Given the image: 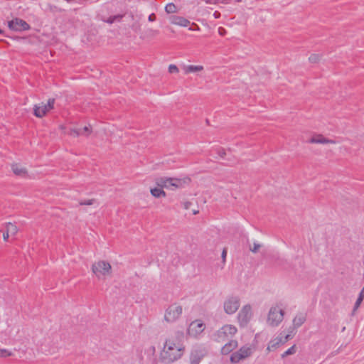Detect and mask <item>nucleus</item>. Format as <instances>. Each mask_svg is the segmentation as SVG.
<instances>
[{
  "mask_svg": "<svg viewBox=\"0 0 364 364\" xmlns=\"http://www.w3.org/2000/svg\"><path fill=\"white\" fill-rule=\"evenodd\" d=\"M67 134L68 135H70V136H74V137H76V136H78L80 135H82L83 134V133L81 132L80 130L77 129H70Z\"/></svg>",
  "mask_w": 364,
  "mask_h": 364,
  "instance_id": "cd10ccee",
  "label": "nucleus"
},
{
  "mask_svg": "<svg viewBox=\"0 0 364 364\" xmlns=\"http://www.w3.org/2000/svg\"><path fill=\"white\" fill-rule=\"evenodd\" d=\"M9 28L16 31H27L30 28V26L23 19L14 18L9 22Z\"/></svg>",
  "mask_w": 364,
  "mask_h": 364,
  "instance_id": "f8f14e48",
  "label": "nucleus"
},
{
  "mask_svg": "<svg viewBox=\"0 0 364 364\" xmlns=\"http://www.w3.org/2000/svg\"><path fill=\"white\" fill-rule=\"evenodd\" d=\"M60 129L64 131L65 129V127L64 125H60Z\"/></svg>",
  "mask_w": 364,
  "mask_h": 364,
  "instance_id": "4c0bfd02",
  "label": "nucleus"
},
{
  "mask_svg": "<svg viewBox=\"0 0 364 364\" xmlns=\"http://www.w3.org/2000/svg\"><path fill=\"white\" fill-rule=\"evenodd\" d=\"M253 316L252 308L250 304H246L240 310L237 320L240 327L243 328L248 325Z\"/></svg>",
  "mask_w": 364,
  "mask_h": 364,
  "instance_id": "0eeeda50",
  "label": "nucleus"
},
{
  "mask_svg": "<svg viewBox=\"0 0 364 364\" xmlns=\"http://www.w3.org/2000/svg\"><path fill=\"white\" fill-rule=\"evenodd\" d=\"M220 15V13L218 11H215L214 13V14H213L214 17L216 18H219Z\"/></svg>",
  "mask_w": 364,
  "mask_h": 364,
  "instance_id": "e433bc0d",
  "label": "nucleus"
},
{
  "mask_svg": "<svg viewBox=\"0 0 364 364\" xmlns=\"http://www.w3.org/2000/svg\"><path fill=\"white\" fill-rule=\"evenodd\" d=\"M155 19H156V16L154 14H151V15H149V21H155Z\"/></svg>",
  "mask_w": 364,
  "mask_h": 364,
  "instance_id": "72a5a7b5",
  "label": "nucleus"
},
{
  "mask_svg": "<svg viewBox=\"0 0 364 364\" xmlns=\"http://www.w3.org/2000/svg\"><path fill=\"white\" fill-rule=\"evenodd\" d=\"M321 57L318 54H311L309 58V60L311 63H316L319 61Z\"/></svg>",
  "mask_w": 364,
  "mask_h": 364,
  "instance_id": "c756f323",
  "label": "nucleus"
},
{
  "mask_svg": "<svg viewBox=\"0 0 364 364\" xmlns=\"http://www.w3.org/2000/svg\"><path fill=\"white\" fill-rule=\"evenodd\" d=\"M290 338H291V335L287 334L285 336L284 339L282 338V343H284L285 342H287Z\"/></svg>",
  "mask_w": 364,
  "mask_h": 364,
  "instance_id": "f704fd0d",
  "label": "nucleus"
},
{
  "mask_svg": "<svg viewBox=\"0 0 364 364\" xmlns=\"http://www.w3.org/2000/svg\"><path fill=\"white\" fill-rule=\"evenodd\" d=\"M81 132L83 133V134H86L87 135H89L91 133V130L88 127H85L82 130H80Z\"/></svg>",
  "mask_w": 364,
  "mask_h": 364,
  "instance_id": "473e14b6",
  "label": "nucleus"
},
{
  "mask_svg": "<svg viewBox=\"0 0 364 364\" xmlns=\"http://www.w3.org/2000/svg\"><path fill=\"white\" fill-rule=\"evenodd\" d=\"M95 203L94 199H88L85 200H82L80 202V205H91Z\"/></svg>",
  "mask_w": 364,
  "mask_h": 364,
  "instance_id": "2f4dec72",
  "label": "nucleus"
},
{
  "mask_svg": "<svg viewBox=\"0 0 364 364\" xmlns=\"http://www.w3.org/2000/svg\"><path fill=\"white\" fill-rule=\"evenodd\" d=\"M170 21L172 24L183 27H186L190 24V21L188 19L179 16H171Z\"/></svg>",
  "mask_w": 364,
  "mask_h": 364,
  "instance_id": "dca6fc26",
  "label": "nucleus"
},
{
  "mask_svg": "<svg viewBox=\"0 0 364 364\" xmlns=\"http://www.w3.org/2000/svg\"><path fill=\"white\" fill-rule=\"evenodd\" d=\"M183 338V333L178 332L175 336L166 341L160 353V358L163 362L170 363L181 358L185 351Z\"/></svg>",
  "mask_w": 364,
  "mask_h": 364,
  "instance_id": "f257e3e1",
  "label": "nucleus"
},
{
  "mask_svg": "<svg viewBox=\"0 0 364 364\" xmlns=\"http://www.w3.org/2000/svg\"><path fill=\"white\" fill-rule=\"evenodd\" d=\"M306 320V316L304 313L297 314L293 318V327L294 329L301 326Z\"/></svg>",
  "mask_w": 364,
  "mask_h": 364,
  "instance_id": "f3484780",
  "label": "nucleus"
},
{
  "mask_svg": "<svg viewBox=\"0 0 364 364\" xmlns=\"http://www.w3.org/2000/svg\"><path fill=\"white\" fill-rule=\"evenodd\" d=\"M204 354L200 350H193L191 353L190 360L191 364H198Z\"/></svg>",
  "mask_w": 364,
  "mask_h": 364,
  "instance_id": "6ab92c4d",
  "label": "nucleus"
},
{
  "mask_svg": "<svg viewBox=\"0 0 364 364\" xmlns=\"http://www.w3.org/2000/svg\"><path fill=\"white\" fill-rule=\"evenodd\" d=\"M205 325L200 319L193 321L188 326L186 333L192 338H198L205 330Z\"/></svg>",
  "mask_w": 364,
  "mask_h": 364,
  "instance_id": "9d476101",
  "label": "nucleus"
},
{
  "mask_svg": "<svg viewBox=\"0 0 364 364\" xmlns=\"http://www.w3.org/2000/svg\"><path fill=\"white\" fill-rule=\"evenodd\" d=\"M282 343V338H280V337L276 338L275 339L271 341L269 343L267 350L268 351L274 350Z\"/></svg>",
  "mask_w": 364,
  "mask_h": 364,
  "instance_id": "4be33fe9",
  "label": "nucleus"
},
{
  "mask_svg": "<svg viewBox=\"0 0 364 364\" xmlns=\"http://www.w3.org/2000/svg\"><path fill=\"white\" fill-rule=\"evenodd\" d=\"M240 306V299L237 296H228L223 303V309L226 314H233L239 309Z\"/></svg>",
  "mask_w": 364,
  "mask_h": 364,
  "instance_id": "1a4fd4ad",
  "label": "nucleus"
},
{
  "mask_svg": "<svg viewBox=\"0 0 364 364\" xmlns=\"http://www.w3.org/2000/svg\"><path fill=\"white\" fill-rule=\"evenodd\" d=\"M183 72L186 75L189 73H196L203 71L204 67L200 65H184L183 68Z\"/></svg>",
  "mask_w": 364,
  "mask_h": 364,
  "instance_id": "a211bd4d",
  "label": "nucleus"
},
{
  "mask_svg": "<svg viewBox=\"0 0 364 364\" xmlns=\"http://www.w3.org/2000/svg\"><path fill=\"white\" fill-rule=\"evenodd\" d=\"M196 27H197V28H195V30H197V31L200 30V28H199V26H197V25H196Z\"/></svg>",
  "mask_w": 364,
  "mask_h": 364,
  "instance_id": "58836bf2",
  "label": "nucleus"
},
{
  "mask_svg": "<svg viewBox=\"0 0 364 364\" xmlns=\"http://www.w3.org/2000/svg\"><path fill=\"white\" fill-rule=\"evenodd\" d=\"M261 247L262 245L260 244L254 242L253 245H250V250L251 252L256 253L259 250Z\"/></svg>",
  "mask_w": 364,
  "mask_h": 364,
  "instance_id": "c85d7f7f",
  "label": "nucleus"
},
{
  "mask_svg": "<svg viewBox=\"0 0 364 364\" xmlns=\"http://www.w3.org/2000/svg\"><path fill=\"white\" fill-rule=\"evenodd\" d=\"M296 352V347L295 345L292 346L287 350H286L282 355V358H285L288 355H293Z\"/></svg>",
  "mask_w": 364,
  "mask_h": 364,
  "instance_id": "a878e982",
  "label": "nucleus"
},
{
  "mask_svg": "<svg viewBox=\"0 0 364 364\" xmlns=\"http://www.w3.org/2000/svg\"><path fill=\"white\" fill-rule=\"evenodd\" d=\"M165 11L168 13V14H173V13H176V6H175V4H172V3H170V4H168L166 7H165Z\"/></svg>",
  "mask_w": 364,
  "mask_h": 364,
  "instance_id": "bb28decb",
  "label": "nucleus"
},
{
  "mask_svg": "<svg viewBox=\"0 0 364 364\" xmlns=\"http://www.w3.org/2000/svg\"><path fill=\"white\" fill-rule=\"evenodd\" d=\"M14 355L13 352L6 348H2L0 347V358H6Z\"/></svg>",
  "mask_w": 364,
  "mask_h": 364,
  "instance_id": "b1692460",
  "label": "nucleus"
},
{
  "mask_svg": "<svg viewBox=\"0 0 364 364\" xmlns=\"http://www.w3.org/2000/svg\"><path fill=\"white\" fill-rule=\"evenodd\" d=\"M123 16H124L122 14L111 16L107 19H103V21H105L107 23L112 24L115 21H120L122 20V18H123Z\"/></svg>",
  "mask_w": 364,
  "mask_h": 364,
  "instance_id": "5701e85b",
  "label": "nucleus"
},
{
  "mask_svg": "<svg viewBox=\"0 0 364 364\" xmlns=\"http://www.w3.org/2000/svg\"><path fill=\"white\" fill-rule=\"evenodd\" d=\"M150 193L155 198L166 197V193L164 191V188L156 186L154 188H151Z\"/></svg>",
  "mask_w": 364,
  "mask_h": 364,
  "instance_id": "412c9836",
  "label": "nucleus"
},
{
  "mask_svg": "<svg viewBox=\"0 0 364 364\" xmlns=\"http://www.w3.org/2000/svg\"><path fill=\"white\" fill-rule=\"evenodd\" d=\"M55 104V99L50 98L48 100L46 104L41 102L38 105H35L33 107V114L38 118H42L46 116L51 109H53Z\"/></svg>",
  "mask_w": 364,
  "mask_h": 364,
  "instance_id": "6e6552de",
  "label": "nucleus"
},
{
  "mask_svg": "<svg viewBox=\"0 0 364 364\" xmlns=\"http://www.w3.org/2000/svg\"><path fill=\"white\" fill-rule=\"evenodd\" d=\"M284 316V309L282 304L277 303L270 307L267 322L271 326H277L283 321Z\"/></svg>",
  "mask_w": 364,
  "mask_h": 364,
  "instance_id": "20e7f679",
  "label": "nucleus"
},
{
  "mask_svg": "<svg viewBox=\"0 0 364 364\" xmlns=\"http://www.w3.org/2000/svg\"><path fill=\"white\" fill-rule=\"evenodd\" d=\"M363 299H364V287L361 290V291L359 294V296L355 304L354 310L357 309L360 306V305Z\"/></svg>",
  "mask_w": 364,
  "mask_h": 364,
  "instance_id": "393cba45",
  "label": "nucleus"
},
{
  "mask_svg": "<svg viewBox=\"0 0 364 364\" xmlns=\"http://www.w3.org/2000/svg\"><path fill=\"white\" fill-rule=\"evenodd\" d=\"M183 311V306L180 304L173 303L166 308L164 321L167 323H176L181 318Z\"/></svg>",
  "mask_w": 364,
  "mask_h": 364,
  "instance_id": "39448f33",
  "label": "nucleus"
},
{
  "mask_svg": "<svg viewBox=\"0 0 364 364\" xmlns=\"http://www.w3.org/2000/svg\"><path fill=\"white\" fill-rule=\"evenodd\" d=\"M222 30L224 31V29L223 28H219V32L221 31Z\"/></svg>",
  "mask_w": 364,
  "mask_h": 364,
  "instance_id": "a19ab883",
  "label": "nucleus"
},
{
  "mask_svg": "<svg viewBox=\"0 0 364 364\" xmlns=\"http://www.w3.org/2000/svg\"><path fill=\"white\" fill-rule=\"evenodd\" d=\"M253 352V348L250 346H242L237 351L233 353L230 356L232 363H238L240 360L249 358Z\"/></svg>",
  "mask_w": 364,
  "mask_h": 364,
  "instance_id": "9b49d317",
  "label": "nucleus"
},
{
  "mask_svg": "<svg viewBox=\"0 0 364 364\" xmlns=\"http://www.w3.org/2000/svg\"><path fill=\"white\" fill-rule=\"evenodd\" d=\"M237 347V341L235 340H231L222 348L221 353L224 355H227L232 352Z\"/></svg>",
  "mask_w": 364,
  "mask_h": 364,
  "instance_id": "aec40b11",
  "label": "nucleus"
},
{
  "mask_svg": "<svg viewBox=\"0 0 364 364\" xmlns=\"http://www.w3.org/2000/svg\"><path fill=\"white\" fill-rule=\"evenodd\" d=\"M226 255H227V250L225 249H224L222 252V257H223V260L225 259Z\"/></svg>",
  "mask_w": 364,
  "mask_h": 364,
  "instance_id": "c9c22d12",
  "label": "nucleus"
},
{
  "mask_svg": "<svg viewBox=\"0 0 364 364\" xmlns=\"http://www.w3.org/2000/svg\"><path fill=\"white\" fill-rule=\"evenodd\" d=\"M156 185L164 188L175 191L184 188L191 183L188 176L183 178L159 177L155 181Z\"/></svg>",
  "mask_w": 364,
  "mask_h": 364,
  "instance_id": "f03ea898",
  "label": "nucleus"
},
{
  "mask_svg": "<svg viewBox=\"0 0 364 364\" xmlns=\"http://www.w3.org/2000/svg\"><path fill=\"white\" fill-rule=\"evenodd\" d=\"M13 173L19 177L26 178L28 176L27 169L21 164H14L11 166Z\"/></svg>",
  "mask_w": 364,
  "mask_h": 364,
  "instance_id": "2eb2a0df",
  "label": "nucleus"
},
{
  "mask_svg": "<svg viewBox=\"0 0 364 364\" xmlns=\"http://www.w3.org/2000/svg\"><path fill=\"white\" fill-rule=\"evenodd\" d=\"M92 272L99 280H105L112 273V265L105 260H99L92 265Z\"/></svg>",
  "mask_w": 364,
  "mask_h": 364,
  "instance_id": "7ed1b4c3",
  "label": "nucleus"
},
{
  "mask_svg": "<svg viewBox=\"0 0 364 364\" xmlns=\"http://www.w3.org/2000/svg\"><path fill=\"white\" fill-rule=\"evenodd\" d=\"M6 231L3 234V238L4 241H7L10 236H14L18 232L17 226L11 223H6L5 224Z\"/></svg>",
  "mask_w": 364,
  "mask_h": 364,
  "instance_id": "4468645a",
  "label": "nucleus"
},
{
  "mask_svg": "<svg viewBox=\"0 0 364 364\" xmlns=\"http://www.w3.org/2000/svg\"><path fill=\"white\" fill-rule=\"evenodd\" d=\"M310 144H334L336 141L333 139L326 138L323 134H315L309 140Z\"/></svg>",
  "mask_w": 364,
  "mask_h": 364,
  "instance_id": "ddd939ff",
  "label": "nucleus"
},
{
  "mask_svg": "<svg viewBox=\"0 0 364 364\" xmlns=\"http://www.w3.org/2000/svg\"><path fill=\"white\" fill-rule=\"evenodd\" d=\"M168 72L170 73H178L179 70L176 65L171 64L168 66Z\"/></svg>",
  "mask_w": 364,
  "mask_h": 364,
  "instance_id": "7c9ffc66",
  "label": "nucleus"
},
{
  "mask_svg": "<svg viewBox=\"0 0 364 364\" xmlns=\"http://www.w3.org/2000/svg\"><path fill=\"white\" fill-rule=\"evenodd\" d=\"M196 27H197V28H195V30H197V31L200 30V28H199V26H197V25H196Z\"/></svg>",
  "mask_w": 364,
  "mask_h": 364,
  "instance_id": "ea45409f",
  "label": "nucleus"
},
{
  "mask_svg": "<svg viewBox=\"0 0 364 364\" xmlns=\"http://www.w3.org/2000/svg\"><path fill=\"white\" fill-rule=\"evenodd\" d=\"M0 33H1V30L0 29Z\"/></svg>",
  "mask_w": 364,
  "mask_h": 364,
  "instance_id": "79ce46f5",
  "label": "nucleus"
},
{
  "mask_svg": "<svg viewBox=\"0 0 364 364\" xmlns=\"http://www.w3.org/2000/svg\"><path fill=\"white\" fill-rule=\"evenodd\" d=\"M237 332V329L235 326L225 324L214 333L213 339L219 343L224 342L233 337Z\"/></svg>",
  "mask_w": 364,
  "mask_h": 364,
  "instance_id": "423d86ee",
  "label": "nucleus"
}]
</instances>
